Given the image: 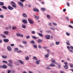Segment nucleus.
<instances>
[{"mask_svg":"<svg viewBox=\"0 0 73 73\" xmlns=\"http://www.w3.org/2000/svg\"><path fill=\"white\" fill-rule=\"evenodd\" d=\"M33 59L35 60H37V58L35 56H34L33 58Z\"/></svg>","mask_w":73,"mask_h":73,"instance_id":"c9c22d12","label":"nucleus"},{"mask_svg":"<svg viewBox=\"0 0 73 73\" xmlns=\"http://www.w3.org/2000/svg\"><path fill=\"white\" fill-rule=\"evenodd\" d=\"M7 65L8 66H12V65L10 64V63H8Z\"/></svg>","mask_w":73,"mask_h":73,"instance_id":"ea45409f","label":"nucleus"},{"mask_svg":"<svg viewBox=\"0 0 73 73\" xmlns=\"http://www.w3.org/2000/svg\"><path fill=\"white\" fill-rule=\"evenodd\" d=\"M29 57H26L25 58L26 60H29Z\"/></svg>","mask_w":73,"mask_h":73,"instance_id":"c03bdc74","label":"nucleus"},{"mask_svg":"<svg viewBox=\"0 0 73 73\" xmlns=\"http://www.w3.org/2000/svg\"><path fill=\"white\" fill-rule=\"evenodd\" d=\"M7 73H11V70H8Z\"/></svg>","mask_w":73,"mask_h":73,"instance_id":"bf43d9fd","label":"nucleus"},{"mask_svg":"<svg viewBox=\"0 0 73 73\" xmlns=\"http://www.w3.org/2000/svg\"><path fill=\"white\" fill-rule=\"evenodd\" d=\"M0 68H3V69H7V66L5 65H3L2 66H0Z\"/></svg>","mask_w":73,"mask_h":73,"instance_id":"7ed1b4c3","label":"nucleus"},{"mask_svg":"<svg viewBox=\"0 0 73 73\" xmlns=\"http://www.w3.org/2000/svg\"><path fill=\"white\" fill-rule=\"evenodd\" d=\"M51 62L52 63H55L56 62V60H51Z\"/></svg>","mask_w":73,"mask_h":73,"instance_id":"473e14b6","label":"nucleus"},{"mask_svg":"<svg viewBox=\"0 0 73 73\" xmlns=\"http://www.w3.org/2000/svg\"><path fill=\"white\" fill-rule=\"evenodd\" d=\"M0 35L1 36H2L3 38H6V36L4 35L1 34Z\"/></svg>","mask_w":73,"mask_h":73,"instance_id":"a878e982","label":"nucleus"},{"mask_svg":"<svg viewBox=\"0 0 73 73\" xmlns=\"http://www.w3.org/2000/svg\"><path fill=\"white\" fill-rule=\"evenodd\" d=\"M32 37L33 38H34V39H37V37L35 36H32Z\"/></svg>","mask_w":73,"mask_h":73,"instance_id":"e433bc0d","label":"nucleus"},{"mask_svg":"<svg viewBox=\"0 0 73 73\" xmlns=\"http://www.w3.org/2000/svg\"><path fill=\"white\" fill-rule=\"evenodd\" d=\"M47 18H50V16L49 15H47Z\"/></svg>","mask_w":73,"mask_h":73,"instance_id":"3c124183","label":"nucleus"},{"mask_svg":"<svg viewBox=\"0 0 73 73\" xmlns=\"http://www.w3.org/2000/svg\"><path fill=\"white\" fill-rule=\"evenodd\" d=\"M19 62H14V64L16 65H19Z\"/></svg>","mask_w":73,"mask_h":73,"instance_id":"5701e85b","label":"nucleus"},{"mask_svg":"<svg viewBox=\"0 0 73 73\" xmlns=\"http://www.w3.org/2000/svg\"><path fill=\"white\" fill-rule=\"evenodd\" d=\"M18 61H19V62H20L22 65H23L24 62H23V61L22 60H18Z\"/></svg>","mask_w":73,"mask_h":73,"instance_id":"dca6fc26","label":"nucleus"},{"mask_svg":"<svg viewBox=\"0 0 73 73\" xmlns=\"http://www.w3.org/2000/svg\"><path fill=\"white\" fill-rule=\"evenodd\" d=\"M46 68L47 69H51L50 68L48 67H46Z\"/></svg>","mask_w":73,"mask_h":73,"instance_id":"5fc2aeb1","label":"nucleus"},{"mask_svg":"<svg viewBox=\"0 0 73 73\" xmlns=\"http://www.w3.org/2000/svg\"><path fill=\"white\" fill-rule=\"evenodd\" d=\"M4 3L3 2H0V5L3 6L4 5Z\"/></svg>","mask_w":73,"mask_h":73,"instance_id":"c85d7f7f","label":"nucleus"},{"mask_svg":"<svg viewBox=\"0 0 73 73\" xmlns=\"http://www.w3.org/2000/svg\"><path fill=\"white\" fill-rule=\"evenodd\" d=\"M22 52L21 51V50H18L17 51V53H21Z\"/></svg>","mask_w":73,"mask_h":73,"instance_id":"864d4df0","label":"nucleus"},{"mask_svg":"<svg viewBox=\"0 0 73 73\" xmlns=\"http://www.w3.org/2000/svg\"><path fill=\"white\" fill-rule=\"evenodd\" d=\"M70 66L71 68H73V65L72 64H70Z\"/></svg>","mask_w":73,"mask_h":73,"instance_id":"603ef678","label":"nucleus"},{"mask_svg":"<svg viewBox=\"0 0 73 73\" xmlns=\"http://www.w3.org/2000/svg\"><path fill=\"white\" fill-rule=\"evenodd\" d=\"M7 49L9 51H11L12 50V48L10 46H8L7 47Z\"/></svg>","mask_w":73,"mask_h":73,"instance_id":"9b49d317","label":"nucleus"},{"mask_svg":"<svg viewBox=\"0 0 73 73\" xmlns=\"http://www.w3.org/2000/svg\"><path fill=\"white\" fill-rule=\"evenodd\" d=\"M3 33L6 35H8V34L9 33V32L8 31H5Z\"/></svg>","mask_w":73,"mask_h":73,"instance_id":"6ab92c4d","label":"nucleus"},{"mask_svg":"<svg viewBox=\"0 0 73 73\" xmlns=\"http://www.w3.org/2000/svg\"><path fill=\"white\" fill-rule=\"evenodd\" d=\"M35 18L36 19H39V16H37V15H34Z\"/></svg>","mask_w":73,"mask_h":73,"instance_id":"f3484780","label":"nucleus"},{"mask_svg":"<svg viewBox=\"0 0 73 73\" xmlns=\"http://www.w3.org/2000/svg\"><path fill=\"white\" fill-rule=\"evenodd\" d=\"M31 33L32 34H35V32L34 31H32Z\"/></svg>","mask_w":73,"mask_h":73,"instance_id":"09e8293b","label":"nucleus"},{"mask_svg":"<svg viewBox=\"0 0 73 73\" xmlns=\"http://www.w3.org/2000/svg\"><path fill=\"white\" fill-rule=\"evenodd\" d=\"M29 73H33V72L31 71H29Z\"/></svg>","mask_w":73,"mask_h":73,"instance_id":"680f3d73","label":"nucleus"},{"mask_svg":"<svg viewBox=\"0 0 73 73\" xmlns=\"http://www.w3.org/2000/svg\"><path fill=\"white\" fill-rule=\"evenodd\" d=\"M33 11L34 12H39V10L38 9H37L36 8H34L33 9Z\"/></svg>","mask_w":73,"mask_h":73,"instance_id":"39448f33","label":"nucleus"},{"mask_svg":"<svg viewBox=\"0 0 73 73\" xmlns=\"http://www.w3.org/2000/svg\"><path fill=\"white\" fill-rule=\"evenodd\" d=\"M65 18L66 19V20H68V21H69V18H68V17H66Z\"/></svg>","mask_w":73,"mask_h":73,"instance_id":"f704fd0d","label":"nucleus"},{"mask_svg":"<svg viewBox=\"0 0 73 73\" xmlns=\"http://www.w3.org/2000/svg\"><path fill=\"white\" fill-rule=\"evenodd\" d=\"M38 36H40V37H43V35L42 33H38Z\"/></svg>","mask_w":73,"mask_h":73,"instance_id":"a211bd4d","label":"nucleus"},{"mask_svg":"<svg viewBox=\"0 0 73 73\" xmlns=\"http://www.w3.org/2000/svg\"><path fill=\"white\" fill-rule=\"evenodd\" d=\"M11 3L12 4H13L12 5V6L14 7V8H17V6H16V4L15 3L14 1H12L11 2Z\"/></svg>","mask_w":73,"mask_h":73,"instance_id":"f257e3e1","label":"nucleus"},{"mask_svg":"<svg viewBox=\"0 0 73 73\" xmlns=\"http://www.w3.org/2000/svg\"><path fill=\"white\" fill-rule=\"evenodd\" d=\"M67 48L68 49H70L71 48L69 47V46H67Z\"/></svg>","mask_w":73,"mask_h":73,"instance_id":"0e129e2a","label":"nucleus"},{"mask_svg":"<svg viewBox=\"0 0 73 73\" xmlns=\"http://www.w3.org/2000/svg\"><path fill=\"white\" fill-rule=\"evenodd\" d=\"M2 58L4 59H5V58H7V56L2 55Z\"/></svg>","mask_w":73,"mask_h":73,"instance_id":"aec40b11","label":"nucleus"},{"mask_svg":"<svg viewBox=\"0 0 73 73\" xmlns=\"http://www.w3.org/2000/svg\"><path fill=\"white\" fill-rule=\"evenodd\" d=\"M28 20L30 24H33V22L32 21V19H28Z\"/></svg>","mask_w":73,"mask_h":73,"instance_id":"423d86ee","label":"nucleus"},{"mask_svg":"<svg viewBox=\"0 0 73 73\" xmlns=\"http://www.w3.org/2000/svg\"><path fill=\"white\" fill-rule=\"evenodd\" d=\"M48 25L50 26L52 25V23H49L48 24Z\"/></svg>","mask_w":73,"mask_h":73,"instance_id":"69168bd1","label":"nucleus"},{"mask_svg":"<svg viewBox=\"0 0 73 73\" xmlns=\"http://www.w3.org/2000/svg\"><path fill=\"white\" fill-rule=\"evenodd\" d=\"M66 3L67 6H68V7H70V4L68 2H67Z\"/></svg>","mask_w":73,"mask_h":73,"instance_id":"72a5a7b5","label":"nucleus"},{"mask_svg":"<svg viewBox=\"0 0 73 73\" xmlns=\"http://www.w3.org/2000/svg\"><path fill=\"white\" fill-rule=\"evenodd\" d=\"M22 15L24 17H27V14H25V13H23L22 14Z\"/></svg>","mask_w":73,"mask_h":73,"instance_id":"412c9836","label":"nucleus"},{"mask_svg":"<svg viewBox=\"0 0 73 73\" xmlns=\"http://www.w3.org/2000/svg\"><path fill=\"white\" fill-rule=\"evenodd\" d=\"M2 62L3 63H4L5 64H8V62L5 60H3Z\"/></svg>","mask_w":73,"mask_h":73,"instance_id":"bb28decb","label":"nucleus"},{"mask_svg":"<svg viewBox=\"0 0 73 73\" xmlns=\"http://www.w3.org/2000/svg\"><path fill=\"white\" fill-rule=\"evenodd\" d=\"M56 45H59V44H60V42H55Z\"/></svg>","mask_w":73,"mask_h":73,"instance_id":"a19ab883","label":"nucleus"},{"mask_svg":"<svg viewBox=\"0 0 73 73\" xmlns=\"http://www.w3.org/2000/svg\"><path fill=\"white\" fill-rule=\"evenodd\" d=\"M70 23H71V24H73V21H70Z\"/></svg>","mask_w":73,"mask_h":73,"instance_id":"338daca9","label":"nucleus"},{"mask_svg":"<svg viewBox=\"0 0 73 73\" xmlns=\"http://www.w3.org/2000/svg\"><path fill=\"white\" fill-rule=\"evenodd\" d=\"M66 44L67 45H70V44L69 43V42H66Z\"/></svg>","mask_w":73,"mask_h":73,"instance_id":"49530a36","label":"nucleus"},{"mask_svg":"<svg viewBox=\"0 0 73 73\" xmlns=\"http://www.w3.org/2000/svg\"><path fill=\"white\" fill-rule=\"evenodd\" d=\"M22 42L23 43V44H27V41H26L25 40L23 41H22Z\"/></svg>","mask_w":73,"mask_h":73,"instance_id":"2f4dec72","label":"nucleus"},{"mask_svg":"<svg viewBox=\"0 0 73 73\" xmlns=\"http://www.w3.org/2000/svg\"><path fill=\"white\" fill-rule=\"evenodd\" d=\"M22 27L23 28H24V29H25L26 28V26L24 25H22Z\"/></svg>","mask_w":73,"mask_h":73,"instance_id":"cd10ccee","label":"nucleus"},{"mask_svg":"<svg viewBox=\"0 0 73 73\" xmlns=\"http://www.w3.org/2000/svg\"><path fill=\"white\" fill-rule=\"evenodd\" d=\"M40 62H41V60H37L36 61V64H37V65H39V64H40Z\"/></svg>","mask_w":73,"mask_h":73,"instance_id":"ddd939ff","label":"nucleus"},{"mask_svg":"<svg viewBox=\"0 0 73 73\" xmlns=\"http://www.w3.org/2000/svg\"><path fill=\"white\" fill-rule=\"evenodd\" d=\"M20 1H21L23 3L24 1H25V0H20Z\"/></svg>","mask_w":73,"mask_h":73,"instance_id":"4d7b16f0","label":"nucleus"},{"mask_svg":"<svg viewBox=\"0 0 73 73\" xmlns=\"http://www.w3.org/2000/svg\"><path fill=\"white\" fill-rule=\"evenodd\" d=\"M58 69L61 68V66L60 65H58Z\"/></svg>","mask_w":73,"mask_h":73,"instance_id":"13d9d810","label":"nucleus"},{"mask_svg":"<svg viewBox=\"0 0 73 73\" xmlns=\"http://www.w3.org/2000/svg\"><path fill=\"white\" fill-rule=\"evenodd\" d=\"M41 4H45V3H44V2H41Z\"/></svg>","mask_w":73,"mask_h":73,"instance_id":"e2e57ef3","label":"nucleus"},{"mask_svg":"<svg viewBox=\"0 0 73 73\" xmlns=\"http://www.w3.org/2000/svg\"><path fill=\"white\" fill-rule=\"evenodd\" d=\"M0 17H1V18H4V16L3 15H0Z\"/></svg>","mask_w":73,"mask_h":73,"instance_id":"37998d69","label":"nucleus"},{"mask_svg":"<svg viewBox=\"0 0 73 73\" xmlns=\"http://www.w3.org/2000/svg\"><path fill=\"white\" fill-rule=\"evenodd\" d=\"M50 66L52 67H54V66H55V65L53 64V63H52L50 64Z\"/></svg>","mask_w":73,"mask_h":73,"instance_id":"4be33fe9","label":"nucleus"},{"mask_svg":"<svg viewBox=\"0 0 73 73\" xmlns=\"http://www.w3.org/2000/svg\"><path fill=\"white\" fill-rule=\"evenodd\" d=\"M45 38H46L47 40H49L50 39V35H47L45 36Z\"/></svg>","mask_w":73,"mask_h":73,"instance_id":"0eeeda50","label":"nucleus"},{"mask_svg":"<svg viewBox=\"0 0 73 73\" xmlns=\"http://www.w3.org/2000/svg\"><path fill=\"white\" fill-rule=\"evenodd\" d=\"M9 41V39L7 38H5L3 39V41L5 42H8Z\"/></svg>","mask_w":73,"mask_h":73,"instance_id":"6e6552de","label":"nucleus"},{"mask_svg":"<svg viewBox=\"0 0 73 73\" xmlns=\"http://www.w3.org/2000/svg\"><path fill=\"white\" fill-rule=\"evenodd\" d=\"M15 50H18L19 49L18 48H16L15 49Z\"/></svg>","mask_w":73,"mask_h":73,"instance_id":"6e6d98bb","label":"nucleus"},{"mask_svg":"<svg viewBox=\"0 0 73 73\" xmlns=\"http://www.w3.org/2000/svg\"><path fill=\"white\" fill-rule=\"evenodd\" d=\"M31 5L30 4H29V5H28V7H29V8H30V7H31Z\"/></svg>","mask_w":73,"mask_h":73,"instance_id":"8fccbe9b","label":"nucleus"},{"mask_svg":"<svg viewBox=\"0 0 73 73\" xmlns=\"http://www.w3.org/2000/svg\"><path fill=\"white\" fill-rule=\"evenodd\" d=\"M9 64H13V62L12 61V60H9Z\"/></svg>","mask_w":73,"mask_h":73,"instance_id":"b1692460","label":"nucleus"},{"mask_svg":"<svg viewBox=\"0 0 73 73\" xmlns=\"http://www.w3.org/2000/svg\"><path fill=\"white\" fill-rule=\"evenodd\" d=\"M37 42L38 43H40V42H42V40L39 39L37 40Z\"/></svg>","mask_w":73,"mask_h":73,"instance_id":"2eb2a0df","label":"nucleus"},{"mask_svg":"<svg viewBox=\"0 0 73 73\" xmlns=\"http://www.w3.org/2000/svg\"><path fill=\"white\" fill-rule=\"evenodd\" d=\"M68 27H70V28H73V26H71V25H69Z\"/></svg>","mask_w":73,"mask_h":73,"instance_id":"de8ad7c7","label":"nucleus"},{"mask_svg":"<svg viewBox=\"0 0 73 73\" xmlns=\"http://www.w3.org/2000/svg\"><path fill=\"white\" fill-rule=\"evenodd\" d=\"M49 56V54L48 53L46 55H45L44 57L45 58H48Z\"/></svg>","mask_w":73,"mask_h":73,"instance_id":"4468645a","label":"nucleus"},{"mask_svg":"<svg viewBox=\"0 0 73 73\" xmlns=\"http://www.w3.org/2000/svg\"><path fill=\"white\" fill-rule=\"evenodd\" d=\"M22 22L24 24H27L28 23L27 20H26V19H23L22 20Z\"/></svg>","mask_w":73,"mask_h":73,"instance_id":"f8f14e48","label":"nucleus"},{"mask_svg":"<svg viewBox=\"0 0 73 73\" xmlns=\"http://www.w3.org/2000/svg\"><path fill=\"white\" fill-rule=\"evenodd\" d=\"M2 8H3V9H7V8L6 7L3 6H2Z\"/></svg>","mask_w":73,"mask_h":73,"instance_id":"7c9ffc66","label":"nucleus"},{"mask_svg":"<svg viewBox=\"0 0 73 73\" xmlns=\"http://www.w3.org/2000/svg\"><path fill=\"white\" fill-rule=\"evenodd\" d=\"M8 9H9V10H12L13 9V8L10 5L8 6Z\"/></svg>","mask_w":73,"mask_h":73,"instance_id":"1a4fd4ad","label":"nucleus"},{"mask_svg":"<svg viewBox=\"0 0 73 73\" xmlns=\"http://www.w3.org/2000/svg\"><path fill=\"white\" fill-rule=\"evenodd\" d=\"M66 35H67V36H70V33H69L68 32H66Z\"/></svg>","mask_w":73,"mask_h":73,"instance_id":"4c0bfd02","label":"nucleus"},{"mask_svg":"<svg viewBox=\"0 0 73 73\" xmlns=\"http://www.w3.org/2000/svg\"><path fill=\"white\" fill-rule=\"evenodd\" d=\"M16 28H17L16 27H12V29L14 30V29H16Z\"/></svg>","mask_w":73,"mask_h":73,"instance_id":"58836bf2","label":"nucleus"},{"mask_svg":"<svg viewBox=\"0 0 73 73\" xmlns=\"http://www.w3.org/2000/svg\"><path fill=\"white\" fill-rule=\"evenodd\" d=\"M31 44H34L35 43V42L34 41V40H31Z\"/></svg>","mask_w":73,"mask_h":73,"instance_id":"c756f323","label":"nucleus"},{"mask_svg":"<svg viewBox=\"0 0 73 73\" xmlns=\"http://www.w3.org/2000/svg\"><path fill=\"white\" fill-rule=\"evenodd\" d=\"M26 38H27V39H28V38H30V36H27L26 37Z\"/></svg>","mask_w":73,"mask_h":73,"instance_id":"a18cd8bd","label":"nucleus"},{"mask_svg":"<svg viewBox=\"0 0 73 73\" xmlns=\"http://www.w3.org/2000/svg\"><path fill=\"white\" fill-rule=\"evenodd\" d=\"M20 47H21V48H24V47L23 46H20Z\"/></svg>","mask_w":73,"mask_h":73,"instance_id":"774afa93","label":"nucleus"},{"mask_svg":"<svg viewBox=\"0 0 73 73\" xmlns=\"http://www.w3.org/2000/svg\"><path fill=\"white\" fill-rule=\"evenodd\" d=\"M70 52H72V53H73V51L72 50H69Z\"/></svg>","mask_w":73,"mask_h":73,"instance_id":"052dcab7","label":"nucleus"},{"mask_svg":"<svg viewBox=\"0 0 73 73\" xmlns=\"http://www.w3.org/2000/svg\"><path fill=\"white\" fill-rule=\"evenodd\" d=\"M40 10H41V11H42L44 12V11H45V9L44 8H42L40 9Z\"/></svg>","mask_w":73,"mask_h":73,"instance_id":"393cba45","label":"nucleus"},{"mask_svg":"<svg viewBox=\"0 0 73 73\" xmlns=\"http://www.w3.org/2000/svg\"><path fill=\"white\" fill-rule=\"evenodd\" d=\"M52 24L53 25H55V26H57V24H56V23L53 22Z\"/></svg>","mask_w":73,"mask_h":73,"instance_id":"79ce46f5","label":"nucleus"},{"mask_svg":"<svg viewBox=\"0 0 73 73\" xmlns=\"http://www.w3.org/2000/svg\"><path fill=\"white\" fill-rule=\"evenodd\" d=\"M64 64L65 65L64 66V68L65 69H67L69 68L68 66L67 65L68 63H67V62H65Z\"/></svg>","mask_w":73,"mask_h":73,"instance_id":"f03ea898","label":"nucleus"},{"mask_svg":"<svg viewBox=\"0 0 73 73\" xmlns=\"http://www.w3.org/2000/svg\"><path fill=\"white\" fill-rule=\"evenodd\" d=\"M18 4L21 7H24V5L22 2H18Z\"/></svg>","mask_w":73,"mask_h":73,"instance_id":"9d476101","label":"nucleus"},{"mask_svg":"<svg viewBox=\"0 0 73 73\" xmlns=\"http://www.w3.org/2000/svg\"><path fill=\"white\" fill-rule=\"evenodd\" d=\"M16 35L18 37H24L23 35L21 34H20L19 33H17Z\"/></svg>","mask_w":73,"mask_h":73,"instance_id":"20e7f679","label":"nucleus"}]
</instances>
